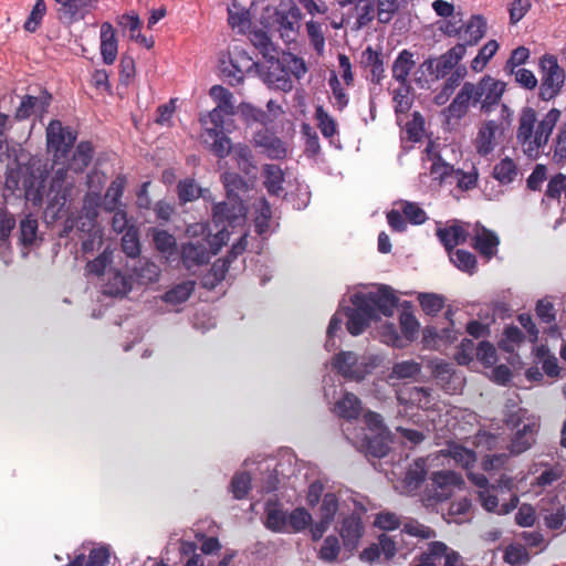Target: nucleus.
<instances>
[{
	"label": "nucleus",
	"mask_w": 566,
	"mask_h": 566,
	"mask_svg": "<svg viewBox=\"0 0 566 566\" xmlns=\"http://www.w3.org/2000/svg\"><path fill=\"white\" fill-rule=\"evenodd\" d=\"M504 91L505 84L490 75L478 83L465 82L443 113L448 118L461 119L470 106L480 105V111L488 114L500 103Z\"/></svg>",
	"instance_id": "f257e3e1"
},
{
	"label": "nucleus",
	"mask_w": 566,
	"mask_h": 566,
	"mask_svg": "<svg viewBox=\"0 0 566 566\" xmlns=\"http://www.w3.org/2000/svg\"><path fill=\"white\" fill-rule=\"evenodd\" d=\"M562 112L551 108L541 119L534 108L526 106L521 111L516 139L528 156L537 155L549 143L554 128L560 120Z\"/></svg>",
	"instance_id": "f03ea898"
},
{
	"label": "nucleus",
	"mask_w": 566,
	"mask_h": 566,
	"mask_svg": "<svg viewBox=\"0 0 566 566\" xmlns=\"http://www.w3.org/2000/svg\"><path fill=\"white\" fill-rule=\"evenodd\" d=\"M541 84L538 97L548 102L559 95L565 83L566 74L558 64L556 56L545 54L539 60Z\"/></svg>",
	"instance_id": "7ed1b4c3"
},
{
	"label": "nucleus",
	"mask_w": 566,
	"mask_h": 566,
	"mask_svg": "<svg viewBox=\"0 0 566 566\" xmlns=\"http://www.w3.org/2000/svg\"><path fill=\"white\" fill-rule=\"evenodd\" d=\"M465 56V44H455L446 53L433 57L429 56L420 64V70L427 72L431 81L446 78L458 66L460 61Z\"/></svg>",
	"instance_id": "20e7f679"
},
{
	"label": "nucleus",
	"mask_w": 566,
	"mask_h": 566,
	"mask_svg": "<svg viewBox=\"0 0 566 566\" xmlns=\"http://www.w3.org/2000/svg\"><path fill=\"white\" fill-rule=\"evenodd\" d=\"M356 298L363 301L369 306L370 312L375 315L376 321L380 315L392 316L395 308L398 305V297L395 295L394 290L388 285H380L375 292L356 293Z\"/></svg>",
	"instance_id": "39448f33"
},
{
	"label": "nucleus",
	"mask_w": 566,
	"mask_h": 566,
	"mask_svg": "<svg viewBox=\"0 0 566 566\" xmlns=\"http://www.w3.org/2000/svg\"><path fill=\"white\" fill-rule=\"evenodd\" d=\"M48 147L54 150L55 161L67 158L76 140V134L60 120H52L46 128Z\"/></svg>",
	"instance_id": "423d86ee"
},
{
	"label": "nucleus",
	"mask_w": 566,
	"mask_h": 566,
	"mask_svg": "<svg viewBox=\"0 0 566 566\" xmlns=\"http://www.w3.org/2000/svg\"><path fill=\"white\" fill-rule=\"evenodd\" d=\"M302 13L295 4L280 6L274 13V24L280 38L285 43H292L296 40L300 30Z\"/></svg>",
	"instance_id": "0eeeda50"
},
{
	"label": "nucleus",
	"mask_w": 566,
	"mask_h": 566,
	"mask_svg": "<svg viewBox=\"0 0 566 566\" xmlns=\"http://www.w3.org/2000/svg\"><path fill=\"white\" fill-rule=\"evenodd\" d=\"M337 532L342 538L343 547L350 555L354 554L365 534V524L358 513L345 515L337 527Z\"/></svg>",
	"instance_id": "6e6552de"
},
{
	"label": "nucleus",
	"mask_w": 566,
	"mask_h": 566,
	"mask_svg": "<svg viewBox=\"0 0 566 566\" xmlns=\"http://www.w3.org/2000/svg\"><path fill=\"white\" fill-rule=\"evenodd\" d=\"M256 62L248 54V52L239 46H234L229 52V63L222 62V73L229 78L231 85L240 84L244 74L251 71Z\"/></svg>",
	"instance_id": "1a4fd4ad"
},
{
	"label": "nucleus",
	"mask_w": 566,
	"mask_h": 566,
	"mask_svg": "<svg viewBox=\"0 0 566 566\" xmlns=\"http://www.w3.org/2000/svg\"><path fill=\"white\" fill-rule=\"evenodd\" d=\"M245 211L242 199L231 198L213 206L212 220L217 228H221L220 233H222L227 226H234L240 218H243Z\"/></svg>",
	"instance_id": "9d476101"
},
{
	"label": "nucleus",
	"mask_w": 566,
	"mask_h": 566,
	"mask_svg": "<svg viewBox=\"0 0 566 566\" xmlns=\"http://www.w3.org/2000/svg\"><path fill=\"white\" fill-rule=\"evenodd\" d=\"M333 369L344 378L361 381L368 374L367 365L354 352H340L332 360Z\"/></svg>",
	"instance_id": "9b49d317"
},
{
	"label": "nucleus",
	"mask_w": 566,
	"mask_h": 566,
	"mask_svg": "<svg viewBox=\"0 0 566 566\" xmlns=\"http://www.w3.org/2000/svg\"><path fill=\"white\" fill-rule=\"evenodd\" d=\"M354 307H347L345 315L347 317L346 328L353 336L360 335L370 324L376 321L375 315L370 312L369 306L363 301L356 298V293L350 298Z\"/></svg>",
	"instance_id": "f8f14e48"
},
{
	"label": "nucleus",
	"mask_w": 566,
	"mask_h": 566,
	"mask_svg": "<svg viewBox=\"0 0 566 566\" xmlns=\"http://www.w3.org/2000/svg\"><path fill=\"white\" fill-rule=\"evenodd\" d=\"M218 248L211 249L206 240H197L184 243L181 247V261L185 268L191 270L209 262L212 254H217Z\"/></svg>",
	"instance_id": "ddd939ff"
},
{
	"label": "nucleus",
	"mask_w": 566,
	"mask_h": 566,
	"mask_svg": "<svg viewBox=\"0 0 566 566\" xmlns=\"http://www.w3.org/2000/svg\"><path fill=\"white\" fill-rule=\"evenodd\" d=\"M69 170H71L69 167L59 168L51 180L48 196L51 199L52 206H60L57 211H60V209L71 198L74 190V180L69 179Z\"/></svg>",
	"instance_id": "4468645a"
},
{
	"label": "nucleus",
	"mask_w": 566,
	"mask_h": 566,
	"mask_svg": "<svg viewBox=\"0 0 566 566\" xmlns=\"http://www.w3.org/2000/svg\"><path fill=\"white\" fill-rule=\"evenodd\" d=\"M60 21L73 23L83 20L95 8L97 0H54Z\"/></svg>",
	"instance_id": "2eb2a0df"
},
{
	"label": "nucleus",
	"mask_w": 566,
	"mask_h": 566,
	"mask_svg": "<svg viewBox=\"0 0 566 566\" xmlns=\"http://www.w3.org/2000/svg\"><path fill=\"white\" fill-rule=\"evenodd\" d=\"M463 483L462 476L453 471H438L431 476L433 494L430 495L437 502H442L451 496V488Z\"/></svg>",
	"instance_id": "dca6fc26"
},
{
	"label": "nucleus",
	"mask_w": 566,
	"mask_h": 566,
	"mask_svg": "<svg viewBox=\"0 0 566 566\" xmlns=\"http://www.w3.org/2000/svg\"><path fill=\"white\" fill-rule=\"evenodd\" d=\"M270 65L268 70L263 73L264 82L272 88L280 90L284 93L291 92L293 90V81L290 77L289 72L285 70L283 64L281 63L279 55L273 60H266Z\"/></svg>",
	"instance_id": "f3484780"
},
{
	"label": "nucleus",
	"mask_w": 566,
	"mask_h": 566,
	"mask_svg": "<svg viewBox=\"0 0 566 566\" xmlns=\"http://www.w3.org/2000/svg\"><path fill=\"white\" fill-rule=\"evenodd\" d=\"M501 130V125L491 119L485 120L479 127L476 137L474 139V147L480 156L490 155L496 146V135Z\"/></svg>",
	"instance_id": "a211bd4d"
},
{
	"label": "nucleus",
	"mask_w": 566,
	"mask_h": 566,
	"mask_svg": "<svg viewBox=\"0 0 566 566\" xmlns=\"http://www.w3.org/2000/svg\"><path fill=\"white\" fill-rule=\"evenodd\" d=\"M101 55L103 62L107 65L116 61L118 53V40L116 31L111 22H103L101 24Z\"/></svg>",
	"instance_id": "6ab92c4d"
},
{
	"label": "nucleus",
	"mask_w": 566,
	"mask_h": 566,
	"mask_svg": "<svg viewBox=\"0 0 566 566\" xmlns=\"http://www.w3.org/2000/svg\"><path fill=\"white\" fill-rule=\"evenodd\" d=\"M486 28V20L484 19L483 15H472L469 19V21L465 24H463L460 38L462 42H459L458 44H465V49L468 46L476 45L480 42V40L485 35Z\"/></svg>",
	"instance_id": "aec40b11"
},
{
	"label": "nucleus",
	"mask_w": 566,
	"mask_h": 566,
	"mask_svg": "<svg viewBox=\"0 0 566 566\" xmlns=\"http://www.w3.org/2000/svg\"><path fill=\"white\" fill-rule=\"evenodd\" d=\"M116 23L122 28H127L130 31V39L145 46L151 49L155 45L153 36L147 38L143 35L139 30L142 28V21L137 13L128 12L116 18Z\"/></svg>",
	"instance_id": "412c9836"
},
{
	"label": "nucleus",
	"mask_w": 566,
	"mask_h": 566,
	"mask_svg": "<svg viewBox=\"0 0 566 566\" xmlns=\"http://www.w3.org/2000/svg\"><path fill=\"white\" fill-rule=\"evenodd\" d=\"M51 95L44 92L41 97L25 95L15 111V118L27 119L35 113H43L50 105Z\"/></svg>",
	"instance_id": "4be33fe9"
},
{
	"label": "nucleus",
	"mask_w": 566,
	"mask_h": 566,
	"mask_svg": "<svg viewBox=\"0 0 566 566\" xmlns=\"http://www.w3.org/2000/svg\"><path fill=\"white\" fill-rule=\"evenodd\" d=\"M334 412L343 419H358L363 407L361 400L353 392H345L334 405Z\"/></svg>",
	"instance_id": "5701e85b"
},
{
	"label": "nucleus",
	"mask_w": 566,
	"mask_h": 566,
	"mask_svg": "<svg viewBox=\"0 0 566 566\" xmlns=\"http://www.w3.org/2000/svg\"><path fill=\"white\" fill-rule=\"evenodd\" d=\"M416 61L413 60V53L409 50H402L392 64V77L402 86L409 87V74L415 67Z\"/></svg>",
	"instance_id": "b1692460"
},
{
	"label": "nucleus",
	"mask_w": 566,
	"mask_h": 566,
	"mask_svg": "<svg viewBox=\"0 0 566 566\" xmlns=\"http://www.w3.org/2000/svg\"><path fill=\"white\" fill-rule=\"evenodd\" d=\"M314 119L323 137L328 139L331 145H335L334 138L339 136L337 120L324 108L323 105H317L315 107Z\"/></svg>",
	"instance_id": "393cba45"
},
{
	"label": "nucleus",
	"mask_w": 566,
	"mask_h": 566,
	"mask_svg": "<svg viewBox=\"0 0 566 566\" xmlns=\"http://www.w3.org/2000/svg\"><path fill=\"white\" fill-rule=\"evenodd\" d=\"M500 244L499 237L491 230L482 227L481 231L475 234L472 247L484 258L490 260L496 254Z\"/></svg>",
	"instance_id": "a878e982"
},
{
	"label": "nucleus",
	"mask_w": 566,
	"mask_h": 566,
	"mask_svg": "<svg viewBox=\"0 0 566 566\" xmlns=\"http://www.w3.org/2000/svg\"><path fill=\"white\" fill-rule=\"evenodd\" d=\"M248 38L251 44L259 51L265 60H273L279 55V49L273 43L269 34L261 29L249 31Z\"/></svg>",
	"instance_id": "bb28decb"
},
{
	"label": "nucleus",
	"mask_w": 566,
	"mask_h": 566,
	"mask_svg": "<svg viewBox=\"0 0 566 566\" xmlns=\"http://www.w3.org/2000/svg\"><path fill=\"white\" fill-rule=\"evenodd\" d=\"M348 3H354L356 11V27L361 29L377 18L376 0H344L340 4L344 7Z\"/></svg>",
	"instance_id": "cd10ccee"
},
{
	"label": "nucleus",
	"mask_w": 566,
	"mask_h": 566,
	"mask_svg": "<svg viewBox=\"0 0 566 566\" xmlns=\"http://www.w3.org/2000/svg\"><path fill=\"white\" fill-rule=\"evenodd\" d=\"M363 64L370 72V81L375 84H379L385 77L384 59L381 52L374 50L371 46H367L361 54Z\"/></svg>",
	"instance_id": "c85d7f7f"
},
{
	"label": "nucleus",
	"mask_w": 566,
	"mask_h": 566,
	"mask_svg": "<svg viewBox=\"0 0 566 566\" xmlns=\"http://www.w3.org/2000/svg\"><path fill=\"white\" fill-rule=\"evenodd\" d=\"M126 185L127 178L125 175H118L112 180L104 195L103 207L105 211H115L122 206L120 199Z\"/></svg>",
	"instance_id": "c756f323"
},
{
	"label": "nucleus",
	"mask_w": 566,
	"mask_h": 566,
	"mask_svg": "<svg viewBox=\"0 0 566 566\" xmlns=\"http://www.w3.org/2000/svg\"><path fill=\"white\" fill-rule=\"evenodd\" d=\"M537 429L538 426L536 422H530L525 423L522 429L517 430L511 441V452L520 454L528 450L535 442Z\"/></svg>",
	"instance_id": "7c9ffc66"
},
{
	"label": "nucleus",
	"mask_w": 566,
	"mask_h": 566,
	"mask_svg": "<svg viewBox=\"0 0 566 566\" xmlns=\"http://www.w3.org/2000/svg\"><path fill=\"white\" fill-rule=\"evenodd\" d=\"M268 530L282 533L286 531L287 514L282 510L277 502H268L265 506V522Z\"/></svg>",
	"instance_id": "2f4dec72"
},
{
	"label": "nucleus",
	"mask_w": 566,
	"mask_h": 566,
	"mask_svg": "<svg viewBox=\"0 0 566 566\" xmlns=\"http://www.w3.org/2000/svg\"><path fill=\"white\" fill-rule=\"evenodd\" d=\"M437 235L448 252L453 251L457 245L465 243L468 238L467 231L460 224L440 228L437 230Z\"/></svg>",
	"instance_id": "473e14b6"
},
{
	"label": "nucleus",
	"mask_w": 566,
	"mask_h": 566,
	"mask_svg": "<svg viewBox=\"0 0 566 566\" xmlns=\"http://www.w3.org/2000/svg\"><path fill=\"white\" fill-rule=\"evenodd\" d=\"M520 175V169L515 161L505 157L496 163L493 167L492 176L500 185L506 186L516 180Z\"/></svg>",
	"instance_id": "72a5a7b5"
},
{
	"label": "nucleus",
	"mask_w": 566,
	"mask_h": 566,
	"mask_svg": "<svg viewBox=\"0 0 566 566\" xmlns=\"http://www.w3.org/2000/svg\"><path fill=\"white\" fill-rule=\"evenodd\" d=\"M226 115H229L228 112L214 107L207 115L200 117L207 136H217V133L230 132V129L226 127Z\"/></svg>",
	"instance_id": "f704fd0d"
},
{
	"label": "nucleus",
	"mask_w": 566,
	"mask_h": 566,
	"mask_svg": "<svg viewBox=\"0 0 566 566\" xmlns=\"http://www.w3.org/2000/svg\"><path fill=\"white\" fill-rule=\"evenodd\" d=\"M221 179L226 188L228 199H241L240 195L247 193L251 189L250 182L237 172L227 171L221 176Z\"/></svg>",
	"instance_id": "c9c22d12"
},
{
	"label": "nucleus",
	"mask_w": 566,
	"mask_h": 566,
	"mask_svg": "<svg viewBox=\"0 0 566 566\" xmlns=\"http://www.w3.org/2000/svg\"><path fill=\"white\" fill-rule=\"evenodd\" d=\"M38 219L31 213L24 216L19 221L18 240L25 248L32 247L38 238Z\"/></svg>",
	"instance_id": "e433bc0d"
},
{
	"label": "nucleus",
	"mask_w": 566,
	"mask_h": 566,
	"mask_svg": "<svg viewBox=\"0 0 566 566\" xmlns=\"http://www.w3.org/2000/svg\"><path fill=\"white\" fill-rule=\"evenodd\" d=\"M548 156L558 166L566 165V123L562 124L551 140Z\"/></svg>",
	"instance_id": "4c0bfd02"
},
{
	"label": "nucleus",
	"mask_w": 566,
	"mask_h": 566,
	"mask_svg": "<svg viewBox=\"0 0 566 566\" xmlns=\"http://www.w3.org/2000/svg\"><path fill=\"white\" fill-rule=\"evenodd\" d=\"M130 290V280L120 271H113L108 274L103 292L108 296H125Z\"/></svg>",
	"instance_id": "58836bf2"
},
{
	"label": "nucleus",
	"mask_w": 566,
	"mask_h": 566,
	"mask_svg": "<svg viewBox=\"0 0 566 566\" xmlns=\"http://www.w3.org/2000/svg\"><path fill=\"white\" fill-rule=\"evenodd\" d=\"M264 187L271 196H280L283 191L284 174L280 166L268 164L263 167Z\"/></svg>",
	"instance_id": "ea45409f"
},
{
	"label": "nucleus",
	"mask_w": 566,
	"mask_h": 566,
	"mask_svg": "<svg viewBox=\"0 0 566 566\" xmlns=\"http://www.w3.org/2000/svg\"><path fill=\"white\" fill-rule=\"evenodd\" d=\"M93 146L90 142H81L69 163V168L74 172H82L91 163L93 157Z\"/></svg>",
	"instance_id": "a19ab883"
},
{
	"label": "nucleus",
	"mask_w": 566,
	"mask_h": 566,
	"mask_svg": "<svg viewBox=\"0 0 566 566\" xmlns=\"http://www.w3.org/2000/svg\"><path fill=\"white\" fill-rule=\"evenodd\" d=\"M132 270L140 284L157 282L160 274V269L154 262L142 259L135 262Z\"/></svg>",
	"instance_id": "79ce46f5"
},
{
	"label": "nucleus",
	"mask_w": 566,
	"mask_h": 566,
	"mask_svg": "<svg viewBox=\"0 0 566 566\" xmlns=\"http://www.w3.org/2000/svg\"><path fill=\"white\" fill-rule=\"evenodd\" d=\"M15 227L17 220L14 216L7 208H0V251L10 250V239Z\"/></svg>",
	"instance_id": "37998d69"
},
{
	"label": "nucleus",
	"mask_w": 566,
	"mask_h": 566,
	"mask_svg": "<svg viewBox=\"0 0 566 566\" xmlns=\"http://www.w3.org/2000/svg\"><path fill=\"white\" fill-rule=\"evenodd\" d=\"M279 59L289 72L290 77L293 76L295 80L300 81L306 75L308 67L303 57L292 52H283Z\"/></svg>",
	"instance_id": "c03bdc74"
},
{
	"label": "nucleus",
	"mask_w": 566,
	"mask_h": 566,
	"mask_svg": "<svg viewBox=\"0 0 566 566\" xmlns=\"http://www.w3.org/2000/svg\"><path fill=\"white\" fill-rule=\"evenodd\" d=\"M448 253L450 256V261L460 271L465 272L468 274H473L476 271L478 261L472 252L463 249H458Z\"/></svg>",
	"instance_id": "a18cd8bd"
},
{
	"label": "nucleus",
	"mask_w": 566,
	"mask_h": 566,
	"mask_svg": "<svg viewBox=\"0 0 566 566\" xmlns=\"http://www.w3.org/2000/svg\"><path fill=\"white\" fill-rule=\"evenodd\" d=\"M150 233L157 251L168 256L177 251L176 239L168 231L154 228L150 230Z\"/></svg>",
	"instance_id": "49530a36"
},
{
	"label": "nucleus",
	"mask_w": 566,
	"mask_h": 566,
	"mask_svg": "<svg viewBox=\"0 0 566 566\" xmlns=\"http://www.w3.org/2000/svg\"><path fill=\"white\" fill-rule=\"evenodd\" d=\"M447 455L452 458L457 464L467 470L473 467L476 461V454L473 450L457 443L448 446Z\"/></svg>",
	"instance_id": "de8ad7c7"
},
{
	"label": "nucleus",
	"mask_w": 566,
	"mask_h": 566,
	"mask_svg": "<svg viewBox=\"0 0 566 566\" xmlns=\"http://www.w3.org/2000/svg\"><path fill=\"white\" fill-rule=\"evenodd\" d=\"M254 142L258 146L263 147L270 157L277 158L285 153L282 142L274 135L268 134L266 132L256 133Z\"/></svg>",
	"instance_id": "09e8293b"
},
{
	"label": "nucleus",
	"mask_w": 566,
	"mask_h": 566,
	"mask_svg": "<svg viewBox=\"0 0 566 566\" xmlns=\"http://www.w3.org/2000/svg\"><path fill=\"white\" fill-rule=\"evenodd\" d=\"M342 552V545L336 535H328L324 538L318 551V558L324 563H335Z\"/></svg>",
	"instance_id": "8fccbe9b"
},
{
	"label": "nucleus",
	"mask_w": 566,
	"mask_h": 566,
	"mask_svg": "<svg viewBox=\"0 0 566 566\" xmlns=\"http://www.w3.org/2000/svg\"><path fill=\"white\" fill-rule=\"evenodd\" d=\"M247 126L254 124L264 125L268 115L261 108H256L249 103H241L235 112Z\"/></svg>",
	"instance_id": "3c124183"
},
{
	"label": "nucleus",
	"mask_w": 566,
	"mask_h": 566,
	"mask_svg": "<svg viewBox=\"0 0 566 566\" xmlns=\"http://www.w3.org/2000/svg\"><path fill=\"white\" fill-rule=\"evenodd\" d=\"M202 191L193 178L182 179L177 185V193L181 203L191 202L202 197Z\"/></svg>",
	"instance_id": "603ef678"
},
{
	"label": "nucleus",
	"mask_w": 566,
	"mask_h": 566,
	"mask_svg": "<svg viewBox=\"0 0 566 566\" xmlns=\"http://www.w3.org/2000/svg\"><path fill=\"white\" fill-rule=\"evenodd\" d=\"M195 283L192 281H186L168 290L163 300L170 304H181L186 302L192 294Z\"/></svg>",
	"instance_id": "864d4df0"
},
{
	"label": "nucleus",
	"mask_w": 566,
	"mask_h": 566,
	"mask_svg": "<svg viewBox=\"0 0 566 566\" xmlns=\"http://www.w3.org/2000/svg\"><path fill=\"white\" fill-rule=\"evenodd\" d=\"M210 96L216 101L217 108L228 112V114H235L233 104V94L221 85H213L209 92Z\"/></svg>",
	"instance_id": "5fc2aeb1"
},
{
	"label": "nucleus",
	"mask_w": 566,
	"mask_h": 566,
	"mask_svg": "<svg viewBox=\"0 0 566 566\" xmlns=\"http://www.w3.org/2000/svg\"><path fill=\"white\" fill-rule=\"evenodd\" d=\"M499 50V43L495 40L488 41L480 50L478 55L471 62V69L474 72H481L489 61Z\"/></svg>",
	"instance_id": "6e6d98bb"
},
{
	"label": "nucleus",
	"mask_w": 566,
	"mask_h": 566,
	"mask_svg": "<svg viewBox=\"0 0 566 566\" xmlns=\"http://www.w3.org/2000/svg\"><path fill=\"white\" fill-rule=\"evenodd\" d=\"M122 250L132 258L136 259L140 254L139 232L136 227L129 228L122 237Z\"/></svg>",
	"instance_id": "4d7b16f0"
},
{
	"label": "nucleus",
	"mask_w": 566,
	"mask_h": 566,
	"mask_svg": "<svg viewBox=\"0 0 566 566\" xmlns=\"http://www.w3.org/2000/svg\"><path fill=\"white\" fill-rule=\"evenodd\" d=\"M447 544L439 541H433L428 544V549L419 557V563L413 566H436L434 559L441 558L446 553Z\"/></svg>",
	"instance_id": "13d9d810"
},
{
	"label": "nucleus",
	"mask_w": 566,
	"mask_h": 566,
	"mask_svg": "<svg viewBox=\"0 0 566 566\" xmlns=\"http://www.w3.org/2000/svg\"><path fill=\"white\" fill-rule=\"evenodd\" d=\"M503 560L512 566H520L530 560V555L522 544H510L504 551Z\"/></svg>",
	"instance_id": "bf43d9fd"
},
{
	"label": "nucleus",
	"mask_w": 566,
	"mask_h": 566,
	"mask_svg": "<svg viewBox=\"0 0 566 566\" xmlns=\"http://www.w3.org/2000/svg\"><path fill=\"white\" fill-rule=\"evenodd\" d=\"M328 85L332 90L333 97L335 99V102L333 103L334 107L339 112L344 111L349 103V97L348 94L345 92L344 87L342 86L340 81L338 80L335 72H332L328 78Z\"/></svg>",
	"instance_id": "052dcab7"
},
{
	"label": "nucleus",
	"mask_w": 566,
	"mask_h": 566,
	"mask_svg": "<svg viewBox=\"0 0 566 566\" xmlns=\"http://www.w3.org/2000/svg\"><path fill=\"white\" fill-rule=\"evenodd\" d=\"M377 20L381 24L389 23L400 9L399 0H376Z\"/></svg>",
	"instance_id": "680f3d73"
},
{
	"label": "nucleus",
	"mask_w": 566,
	"mask_h": 566,
	"mask_svg": "<svg viewBox=\"0 0 566 566\" xmlns=\"http://www.w3.org/2000/svg\"><path fill=\"white\" fill-rule=\"evenodd\" d=\"M312 523V515L304 507H296L287 515V525L294 533L304 531Z\"/></svg>",
	"instance_id": "e2e57ef3"
},
{
	"label": "nucleus",
	"mask_w": 566,
	"mask_h": 566,
	"mask_svg": "<svg viewBox=\"0 0 566 566\" xmlns=\"http://www.w3.org/2000/svg\"><path fill=\"white\" fill-rule=\"evenodd\" d=\"M233 156L238 163V167L247 175L251 174L255 170V166L252 161L253 155L249 146L247 145H237L232 149Z\"/></svg>",
	"instance_id": "0e129e2a"
},
{
	"label": "nucleus",
	"mask_w": 566,
	"mask_h": 566,
	"mask_svg": "<svg viewBox=\"0 0 566 566\" xmlns=\"http://www.w3.org/2000/svg\"><path fill=\"white\" fill-rule=\"evenodd\" d=\"M306 31L311 45L314 48L317 54H322L325 49V35L322 23L310 20L306 22Z\"/></svg>",
	"instance_id": "69168bd1"
},
{
	"label": "nucleus",
	"mask_w": 566,
	"mask_h": 566,
	"mask_svg": "<svg viewBox=\"0 0 566 566\" xmlns=\"http://www.w3.org/2000/svg\"><path fill=\"white\" fill-rule=\"evenodd\" d=\"M338 509L339 502L336 494L332 492L324 494L319 506V518L332 523Z\"/></svg>",
	"instance_id": "338daca9"
},
{
	"label": "nucleus",
	"mask_w": 566,
	"mask_h": 566,
	"mask_svg": "<svg viewBox=\"0 0 566 566\" xmlns=\"http://www.w3.org/2000/svg\"><path fill=\"white\" fill-rule=\"evenodd\" d=\"M228 22L232 29H237L239 33H247L251 27L250 12L248 10L228 9Z\"/></svg>",
	"instance_id": "774afa93"
}]
</instances>
